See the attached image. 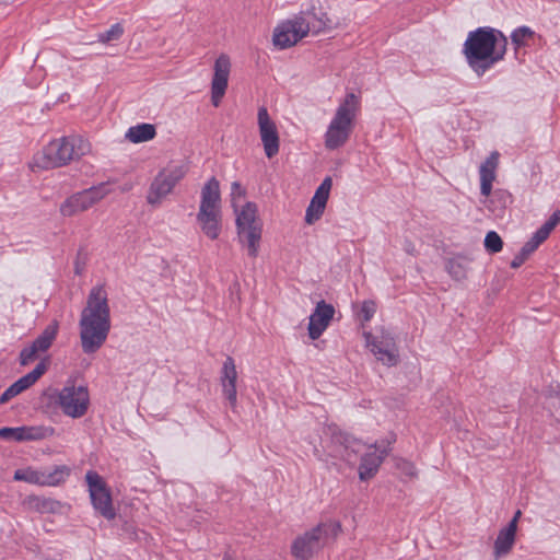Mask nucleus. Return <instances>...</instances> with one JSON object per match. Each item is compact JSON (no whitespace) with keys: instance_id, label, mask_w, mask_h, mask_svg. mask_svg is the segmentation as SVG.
I'll use <instances>...</instances> for the list:
<instances>
[{"instance_id":"nucleus-26","label":"nucleus","mask_w":560,"mask_h":560,"mask_svg":"<svg viewBox=\"0 0 560 560\" xmlns=\"http://www.w3.org/2000/svg\"><path fill=\"white\" fill-rule=\"evenodd\" d=\"M301 15H305V18L310 21L311 33L318 34L324 31L332 30L336 27V23L327 15L326 12L316 11L313 7L305 12L300 13Z\"/></svg>"},{"instance_id":"nucleus-25","label":"nucleus","mask_w":560,"mask_h":560,"mask_svg":"<svg viewBox=\"0 0 560 560\" xmlns=\"http://www.w3.org/2000/svg\"><path fill=\"white\" fill-rule=\"evenodd\" d=\"M516 538V529L514 522H510L505 527H503L494 541L493 546V556L494 559L498 560L510 553L512 550Z\"/></svg>"},{"instance_id":"nucleus-10","label":"nucleus","mask_w":560,"mask_h":560,"mask_svg":"<svg viewBox=\"0 0 560 560\" xmlns=\"http://www.w3.org/2000/svg\"><path fill=\"white\" fill-rule=\"evenodd\" d=\"M113 183L115 182H104L71 195L60 205V214L63 217H74L89 210L113 191L110 188Z\"/></svg>"},{"instance_id":"nucleus-15","label":"nucleus","mask_w":560,"mask_h":560,"mask_svg":"<svg viewBox=\"0 0 560 560\" xmlns=\"http://www.w3.org/2000/svg\"><path fill=\"white\" fill-rule=\"evenodd\" d=\"M365 346L375 355V358L387 366L396 365L398 362V350L394 336L382 330L380 336L371 332L363 334Z\"/></svg>"},{"instance_id":"nucleus-24","label":"nucleus","mask_w":560,"mask_h":560,"mask_svg":"<svg viewBox=\"0 0 560 560\" xmlns=\"http://www.w3.org/2000/svg\"><path fill=\"white\" fill-rule=\"evenodd\" d=\"M23 506L27 511L37 512L40 514H57L61 512L62 504L51 498L40 495H27L23 500Z\"/></svg>"},{"instance_id":"nucleus-47","label":"nucleus","mask_w":560,"mask_h":560,"mask_svg":"<svg viewBox=\"0 0 560 560\" xmlns=\"http://www.w3.org/2000/svg\"><path fill=\"white\" fill-rule=\"evenodd\" d=\"M222 560H234L230 555H225Z\"/></svg>"},{"instance_id":"nucleus-36","label":"nucleus","mask_w":560,"mask_h":560,"mask_svg":"<svg viewBox=\"0 0 560 560\" xmlns=\"http://www.w3.org/2000/svg\"><path fill=\"white\" fill-rule=\"evenodd\" d=\"M376 312V304L373 301H364L360 310V317L363 322H369Z\"/></svg>"},{"instance_id":"nucleus-31","label":"nucleus","mask_w":560,"mask_h":560,"mask_svg":"<svg viewBox=\"0 0 560 560\" xmlns=\"http://www.w3.org/2000/svg\"><path fill=\"white\" fill-rule=\"evenodd\" d=\"M502 246L503 242L497 232L490 231L487 233L485 237V247L488 252L499 253L502 249Z\"/></svg>"},{"instance_id":"nucleus-9","label":"nucleus","mask_w":560,"mask_h":560,"mask_svg":"<svg viewBox=\"0 0 560 560\" xmlns=\"http://www.w3.org/2000/svg\"><path fill=\"white\" fill-rule=\"evenodd\" d=\"M187 168L182 164H170L162 168L151 182L147 202L153 208H158L170 196L175 186L185 177Z\"/></svg>"},{"instance_id":"nucleus-18","label":"nucleus","mask_w":560,"mask_h":560,"mask_svg":"<svg viewBox=\"0 0 560 560\" xmlns=\"http://www.w3.org/2000/svg\"><path fill=\"white\" fill-rule=\"evenodd\" d=\"M257 122L265 154L268 159H272L279 152L280 139L277 126L270 118L266 107L258 109Z\"/></svg>"},{"instance_id":"nucleus-27","label":"nucleus","mask_w":560,"mask_h":560,"mask_svg":"<svg viewBox=\"0 0 560 560\" xmlns=\"http://www.w3.org/2000/svg\"><path fill=\"white\" fill-rule=\"evenodd\" d=\"M331 186H332L331 177H326L322 182V184L318 186V188L316 189L311 201L314 205H319L323 208H326V203L329 198V192H330Z\"/></svg>"},{"instance_id":"nucleus-40","label":"nucleus","mask_w":560,"mask_h":560,"mask_svg":"<svg viewBox=\"0 0 560 560\" xmlns=\"http://www.w3.org/2000/svg\"><path fill=\"white\" fill-rule=\"evenodd\" d=\"M547 238L548 236L545 234V231L542 232L540 229H538L534 233L533 237L528 242H526V244H528L529 247L535 252L538 248V246Z\"/></svg>"},{"instance_id":"nucleus-44","label":"nucleus","mask_w":560,"mask_h":560,"mask_svg":"<svg viewBox=\"0 0 560 560\" xmlns=\"http://www.w3.org/2000/svg\"><path fill=\"white\" fill-rule=\"evenodd\" d=\"M520 253L527 259L529 255L534 253V249H532L529 245L525 243Z\"/></svg>"},{"instance_id":"nucleus-41","label":"nucleus","mask_w":560,"mask_h":560,"mask_svg":"<svg viewBox=\"0 0 560 560\" xmlns=\"http://www.w3.org/2000/svg\"><path fill=\"white\" fill-rule=\"evenodd\" d=\"M125 138L132 143H140V125L129 128Z\"/></svg>"},{"instance_id":"nucleus-28","label":"nucleus","mask_w":560,"mask_h":560,"mask_svg":"<svg viewBox=\"0 0 560 560\" xmlns=\"http://www.w3.org/2000/svg\"><path fill=\"white\" fill-rule=\"evenodd\" d=\"M237 371L234 360L228 357L222 366L221 384H236Z\"/></svg>"},{"instance_id":"nucleus-7","label":"nucleus","mask_w":560,"mask_h":560,"mask_svg":"<svg viewBox=\"0 0 560 560\" xmlns=\"http://www.w3.org/2000/svg\"><path fill=\"white\" fill-rule=\"evenodd\" d=\"M235 214L240 242L247 246L250 257H256L262 231V224L257 217V206L254 202H246L241 209L237 208Z\"/></svg>"},{"instance_id":"nucleus-14","label":"nucleus","mask_w":560,"mask_h":560,"mask_svg":"<svg viewBox=\"0 0 560 560\" xmlns=\"http://www.w3.org/2000/svg\"><path fill=\"white\" fill-rule=\"evenodd\" d=\"M85 481L89 486V492L93 508L105 518L113 520L116 515L110 491L96 471L90 470L85 475Z\"/></svg>"},{"instance_id":"nucleus-6","label":"nucleus","mask_w":560,"mask_h":560,"mask_svg":"<svg viewBox=\"0 0 560 560\" xmlns=\"http://www.w3.org/2000/svg\"><path fill=\"white\" fill-rule=\"evenodd\" d=\"M340 533V522L332 520L322 522L292 541L291 553L296 560H308L328 541L335 540Z\"/></svg>"},{"instance_id":"nucleus-1","label":"nucleus","mask_w":560,"mask_h":560,"mask_svg":"<svg viewBox=\"0 0 560 560\" xmlns=\"http://www.w3.org/2000/svg\"><path fill=\"white\" fill-rule=\"evenodd\" d=\"M81 346L84 353H94L106 341L110 329L107 292L103 285L94 287L79 322Z\"/></svg>"},{"instance_id":"nucleus-17","label":"nucleus","mask_w":560,"mask_h":560,"mask_svg":"<svg viewBox=\"0 0 560 560\" xmlns=\"http://www.w3.org/2000/svg\"><path fill=\"white\" fill-rule=\"evenodd\" d=\"M394 441L395 439L392 438L390 440L376 442L374 445L369 447V450L362 455L361 464L359 466L360 480H369L377 472L381 464L390 450V444Z\"/></svg>"},{"instance_id":"nucleus-37","label":"nucleus","mask_w":560,"mask_h":560,"mask_svg":"<svg viewBox=\"0 0 560 560\" xmlns=\"http://www.w3.org/2000/svg\"><path fill=\"white\" fill-rule=\"evenodd\" d=\"M223 394L229 400L232 408L236 406L237 401V390H236V384H221Z\"/></svg>"},{"instance_id":"nucleus-21","label":"nucleus","mask_w":560,"mask_h":560,"mask_svg":"<svg viewBox=\"0 0 560 560\" xmlns=\"http://www.w3.org/2000/svg\"><path fill=\"white\" fill-rule=\"evenodd\" d=\"M54 434L52 428L45 427H19V428H1L0 439L16 442L38 441Z\"/></svg>"},{"instance_id":"nucleus-3","label":"nucleus","mask_w":560,"mask_h":560,"mask_svg":"<svg viewBox=\"0 0 560 560\" xmlns=\"http://www.w3.org/2000/svg\"><path fill=\"white\" fill-rule=\"evenodd\" d=\"M92 145L88 139L81 135H70L50 141L38 152L31 164V168L49 170L69 164L71 161L80 159L91 153Z\"/></svg>"},{"instance_id":"nucleus-35","label":"nucleus","mask_w":560,"mask_h":560,"mask_svg":"<svg viewBox=\"0 0 560 560\" xmlns=\"http://www.w3.org/2000/svg\"><path fill=\"white\" fill-rule=\"evenodd\" d=\"M447 271L448 273L456 280L464 279L466 277V271L460 262L456 260H450L447 262Z\"/></svg>"},{"instance_id":"nucleus-46","label":"nucleus","mask_w":560,"mask_h":560,"mask_svg":"<svg viewBox=\"0 0 560 560\" xmlns=\"http://www.w3.org/2000/svg\"><path fill=\"white\" fill-rule=\"evenodd\" d=\"M522 515V512L520 510H517L513 516V518L510 521V522H514L515 524V529L517 530V523H518V520Z\"/></svg>"},{"instance_id":"nucleus-22","label":"nucleus","mask_w":560,"mask_h":560,"mask_svg":"<svg viewBox=\"0 0 560 560\" xmlns=\"http://www.w3.org/2000/svg\"><path fill=\"white\" fill-rule=\"evenodd\" d=\"M47 365L43 361L36 365V368L27 373L26 375L19 378L4 393L0 396V405L8 402L13 397L18 396L28 387H31L45 372Z\"/></svg>"},{"instance_id":"nucleus-19","label":"nucleus","mask_w":560,"mask_h":560,"mask_svg":"<svg viewBox=\"0 0 560 560\" xmlns=\"http://www.w3.org/2000/svg\"><path fill=\"white\" fill-rule=\"evenodd\" d=\"M59 325L57 322L49 324L44 331L20 353V363L27 365L40 353L46 352L57 337Z\"/></svg>"},{"instance_id":"nucleus-8","label":"nucleus","mask_w":560,"mask_h":560,"mask_svg":"<svg viewBox=\"0 0 560 560\" xmlns=\"http://www.w3.org/2000/svg\"><path fill=\"white\" fill-rule=\"evenodd\" d=\"M54 402L65 416L72 419L82 418L90 407L89 389L84 385H77L68 381L66 385L52 395Z\"/></svg>"},{"instance_id":"nucleus-13","label":"nucleus","mask_w":560,"mask_h":560,"mask_svg":"<svg viewBox=\"0 0 560 560\" xmlns=\"http://www.w3.org/2000/svg\"><path fill=\"white\" fill-rule=\"evenodd\" d=\"M69 475L70 468L65 465L40 470L33 467H24L15 470L13 479L37 486L55 487L65 482Z\"/></svg>"},{"instance_id":"nucleus-4","label":"nucleus","mask_w":560,"mask_h":560,"mask_svg":"<svg viewBox=\"0 0 560 560\" xmlns=\"http://www.w3.org/2000/svg\"><path fill=\"white\" fill-rule=\"evenodd\" d=\"M361 103L354 93H348L339 103L324 135L325 148L337 150L343 147L354 128Z\"/></svg>"},{"instance_id":"nucleus-29","label":"nucleus","mask_w":560,"mask_h":560,"mask_svg":"<svg viewBox=\"0 0 560 560\" xmlns=\"http://www.w3.org/2000/svg\"><path fill=\"white\" fill-rule=\"evenodd\" d=\"M124 33V28L119 23L110 26L109 30L102 32L97 35V40L103 44L118 40Z\"/></svg>"},{"instance_id":"nucleus-2","label":"nucleus","mask_w":560,"mask_h":560,"mask_svg":"<svg viewBox=\"0 0 560 560\" xmlns=\"http://www.w3.org/2000/svg\"><path fill=\"white\" fill-rule=\"evenodd\" d=\"M506 45L508 39L500 31L479 27L469 32L463 52L470 69L481 77L504 58Z\"/></svg>"},{"instance_id":"nucleus-39","label":"nucleus","mask_w":560,"mask_h":560,"mask_svg":"<svg viewBox=\"0 0 560 560\" xmlns=\"http://www.w3.org/2000/svg\"><path fill=\"white\" fill-rule=\"evenodd\" d=\"M398 469L402 475L409 478H415L417 476L416 466L407 460H400L397 465Z\"/></svg>"},{"instance_id":"nucleus-30","label":"nucleus","mask_w":560,"mask_h":560,"mask_svg":"<svg viewBox=\"0 0 560 560\" xmlns=\"http://www.w3.org/2000/svg\"><path fill=\"white\" fill-rule=\"evenodd\" d=\"M533 35H534V32L529 27H527V26L518 27L511 35L512 43L516 47L524 46V45H526L527 40L533 37Z\"/></svg>"},{"instance_id":"nucleus-32","label":"nucleus","mask_w":560,"mask_h":560,"mask_svg":"<svg viewBox=\"0 0 560 560\" xmlns=\"http://www.w3.org/2000/svg\"><path fill=\"white\" fill-rule=\"evenodd\" d=\"M548 408L555 410L556 415L560 419V386L557 385L556 388L551 387V392L547 397L546 401Z\"/></svg>"},{"instance_id":"nucleus-23","label":"nucleus","mask_w":560,"mask_h":560,"mask_svg":"<svg viewBox=\"0 0 560 560\" xmlns=\"http://www.w3.org/2000/svg\"><path fill=\"white\" fill-rule=\"evenodd\" d=\"M500 154L498 151H493L481 163L479 167L480 177V192L485 197H489L492 191L493 182L497 178V170L499 166Z\"/></svg>"},{"instance_id":"nucleus-43","label":"nucleus","mask_w":560,"mask_h":560,"mask_svg":"<svg viewBox=\"0 0 560 560\" xmlns=\"http://www.w3.org/2000/svg\"><path fill=\"white\" fill-rule=\"evenodd\" d=\"M525 260H526V258L523 257V255L521 253H518L517 255H515V257L511 261V267L516 269V268L521 267Z\"/></svg>"},{"instance_id":"nucleus-38","label":"nucleus","mask_w":560,"mask_h":560,"mask_svg":"<svg viewBox=\"0 0 560 560\" xmlns=\"http://www.w3.org/2000/svg\"><path fill=\"white\" fill-rule=\"evenodd\" d=\"M560 222V211H555L551 217L539 228L545 234L549 236L551 231L556 228V225Z\"/></svg>"},{"instance_id":"nucleus-5","label":"nucleus","mask_w":560,"mask_h":560,"mask_svg":"<svg viewBox=\"0 0 560 560\" xmlns=\"http://www.w3.org/2000/svg\"><path fill=\"white\" fill-rule=\"evenodd\" d=\"M201 232L210 240H217L222 231L220 184L211 177L201 188L200 205L196 215Z\"/></svg>"},{"instance_id":"nucleus-16","label":"nucleus","mask_w":560,"mask_h":560,"mask_svg":"<svg viewBox=\"0 0 560 560\" xmlns=\"http://www.w3.org/2000/svg\"><path fill=\"white\" fill-rule=\"evenodd\" d=\"M232 62L228 55L221 54L213 63V74L210 85L211 103L218 107L229 86Z\"/></svg>"},{"instance_id":"nucleus-20","label":"nucleus","mask_w":560,"mask_h":560,"mask_svg":"<svg viewBox=\"0 0 560 560\" xmlns=\"http://www.w3.org/2000/svg\"><path fill=\"white\" fill-rule=\"evenodd\" d=\"M335 315V308L331 304L325 301H319L316 304L314 312L310 316L308 336L311 339H318L329 326L330 320Z\"/></svg>"},{"instance_id":"nucleus-33","label":"nucleus","mask_w":560,"mask_h":560,"mask_svg":"<svg viewBox=\"0 0 560 560\" xmlns=\"http://www.w3.org/2000/svg\"><path fill=\"white\" fill-rule=\"evenodd\" d=\"M325 208L319 205H314L312 201L310 202L306 213L305 221L308 224H313L315 221L319 220L324 213Z\"/></svg>"},{"instance_id":"nucleus-42","label":"nucleus","mask_w":560,"mask_h":560,"mask_svg":"<svg viewBox=\"0 0 560 560\" xmlns=\"http://www.w3.org/2000/svg\"><path fill=\"white\" fill-rule=\"evenodd\" d=\"M156 135L155 126L142 124V142L152 140Z\"/></svg>"},{"instance_id":"nucleus-12","label":"nucleus","mask_w":560,"mask_h":560,"mask_svg":"<svg viewBox=\"0 0 560 560\" xmlns=\"http://www.w3.org/2000/svg\"><path fill=\"white\" fill-rule=\"evenodd\" d=\"M328 430L331 438L329 444L325 446L327 455L332 459H341L348 464H354L358 454L362 452L364 445L336 427H329Z\"/></svg>"},{"instance_id":"nucleus-34","label":"nucleus","mask_w":560,"mask_h":560,"mask_svg":"<svg viewBox=\"0 0 560 560\" xmlns=\"http://www.w3.org/2000/svg\"><path fill=\"white\" fill-rule=\"evenodd\" d=\"M245 196V189L238 182H233L231 185V201L234 211L237 212V202Z\"/></svg>"},{"instance_id":"nucleus-11","label":"nucleus","mask_w":560,"mask_h":560,"mask_svg":"<svg viewBox=\"0 0 560 560\" xmlns=\"http://www.w3.org/2000/svg\"><path fill=\"white\" fill-rule=\"evenodd\" d=\"M311 27L305 15L299 14L285 20L273 31V45L280 49L292 47L311 33Z\"/></svg>"},{"instance_id":"nucleus-45","label":"nucleus","mask_w":560,"mask_h":560,"mask_svg":"<svg viewBox=\"0 0 560 560\" xmlns=\"http://www.w3.org/2000/svg\"><path fill=\"white\" fill-rule=\"evenodd\" d=\"M135 184H136V183H125L124 185H121V186L119 187V190H120L121 192H127V191H129L130 189H132V188H133Z\"/></svg>"}]
</instances>
